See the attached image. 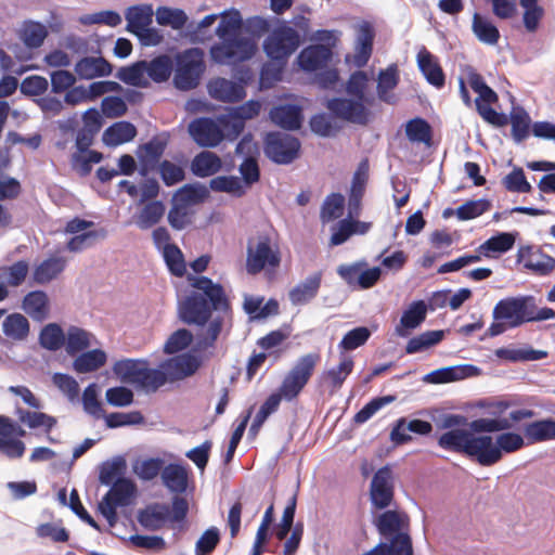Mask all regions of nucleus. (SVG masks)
Returning a JSON list of instances; mask_svg holds the SVG:
<instances>
[{
	"instance_id": "nucleus-56",
	"label": "nucleus",
	"mask_w": 555,
	"mask_h": 555,
	"mask_svg": "<svg viewBox=\"0 0 555 555\" xmlns=\"http://www.w3.org/2000/svg\"><path fill=\"white\" fill-rule=\"evenodd\" d=\"M145 61H139L130 66L119 68L116 76L127 85L144 88L149 85L145 78Z\"/></svg>"
},
{
	"instance_id": "nucleus-23",
	"label": "nucleus",
	"mask_w": 555,
	"mask_h": 555,
	"mask_svg": "<svg viewBox=\"0 0 555 555\" xmlns=\"http://www.w3.org/2000/svg\"><path fill=\"white\" fill-rule=\"evenodd\" d=\"M416 61L426 80L434 87L441 89L444 86L446 78L437 59L425 47H422L417 52Z\"/></svg>"
},
{
	"instance_id": "nucleus-4",
	"label": "nucleus",
	"mask_w": 555,
	"mask_h": 555,
	"mask_svg": "<svg viewBox=\"0 0 555 555\" xmlns=\"http://www.w3.org/2000/svg\"><path fill=\"white\" fill-rule=\"evenodd\" d=\"M204 51L190 48L176 55L173 85L178 90L195 89L205 72Z\"/></svg>"
},
{
	"instance_id": "nucleus-52",
	"label": "nucleus",
	"mask_w": 555,
	"mask_h": 555,
	"mask_svg": "<svg viewBox=\"0 0 555 555\" xmlns=\"http://www.w3.org/2000/svg\"><path fill=\"white\" fill-rule=\"evenodd\" d=\"M65 334L59 324L49 323L40 332L39 344L49 351H57L65 345Z\"/></svg>"
},
{
	"instance_id": "nucleus-14",
	"label": "nucleus",
	"mask_w": 555,
	"mask_h": 555,
	"mask_svg": "<svg viewBox=\"0 0 555 555\" xmlns=\"http://www.w3.org/2000/svg\"><path fill=\"white\" fill-rule=\"evenodd\" d=\"M486 434L473 431L466 455L479 465L488 467L500 462V451L495 438Z\"/></svg>"
},
{
	"instance_id": "nucleus-45",
	"label": "nucleus",
	"mask_w": 555,
	"mask_h": 555,
	"mask_svg": "<svg viewBox=\"0 0 555 555\" xmlns=\"http://www.w3.org/2000/svg\"><path fill=\"white\" fill-rule=\"evenodd\" d=\"M354 362L348 353H339L338 365L331 367L323 373V376L328 379L333 388H340L346 378L351 374Z\"/></svg>"
},
{
	"instance_id": "nucleus-46",
	"label": "nucleus",
	"mask_w": 555,
	"mask_h": 555,
	"mask_svg": "<svg viewBox=\"0 0 555 555\" xmlns=\"http://www.w3.org/2000/svg\"><path fill=\"white\" fill-rule=\"evenodd\" d=\"M3 334L13 340H24L29 333V322L21 313L9 314L2 323Z\"/></svg>"
},
{
	"instance_id": "nucleus-60",
	"label": "nucleus",
	"mask_w": 555,
	"mask_h": 555,
	"mask_svg": "<svg viewBox=\"0 0 555 555\" xmlns=\"http://www.w3.org/2000/svg\"><path fill=\"white\" fill-rule=\"evenodd\" d=\"M370 337L371 332L365 326H359L347 332L338 344L339 353H347L363 346Z\"/></svg>"
},
{
	"instance_id": "nucleus-42",
	"label": "nucleus",
	"mask_w": 555,
	"mask_h": 555,
	"mask_svg": "<svg viewBox=\"0 0 555 555\" xmlns=\"http://www.w3.org/2000/svg\"><path fill=\"white\" fill-rule=\"evenodd\" d=\"M146 76L154 82L167 81L173 70V62L167 54H160L151 61H145Z\"/></svg>"
},
{
	"instance_id": "nucleus-29",
	"label": "nucleus",
	"mask_w": 555,
	"mask_h": 555,
	"mask_svg": "<svg viewBox=\"0 0 555 555\" xmlns=\"http://www.w3.org/2000/svg\"><path fill=\"white\" fill-rule=\"evenodd\" d=\"M478 369L472 364L447 366L435 370L424 376V382L443 384L473 376Z\"/></svg>"
},
{
	"instance_id": "nucleus-13",
	"label": "nucleus",
	"mask_w": 555,
	"mask_h": 555,
	"mask_svg": "<svg viewBox=\"0 0 555 555\" xmlns=\"http://www.w3.org/2000/svg\"><path fill=\"white\" fill-rule=\"evenodd\" d=\"M326 108L339 119L357 125L369 122L370 112L364 101L354 98H333L327 101Z\"/></svg>"
},
{
	"instance_id": "nucleus-31",
	"label": "nucleus",
	"mask_w": 555,
	"mask_h": 555,
	"mask_svg": "<svg viewBox=\"0 0 555 555\" xmlns=\"http://www.w3.org/2000/svg\"><path fill=\"white\" fill-rule=\"evenodd\" d=\"M73 361V370L77 374L92 373L106 364L107 354L104 350L95 348L86 350L77 356Z\"/></svg>"
},
{
	"instance_id": "nucleus-43",
	"label": "nucleus",
	"mask_w": 555,
	"mask_h": 555,
	"mask_svg": "<svg viewBox=\"0 0 555 555\" xmlns=\"http://www.w3.org/2000/svg\"><path fill=\"white\" fill-rule=\"evenodd\" d=\"M515 244V235L508 232H502L491 236L482 243L478 250L480 254L491 257L501 255L513 248Z\"/></svg>"
},
{
	"instance_id": "nucleus-47",
	"label": "nucleus",
	"mask_w": 555,
	"mask_h": 555,
	"mask_svg": "<svg viewBox=\"0 0 555 555\" xmlns=\"http://www.w3.org/2000/svg\"><path fill=\"white\" fill-rule=\"evenodd\" d=\"M472 29L478 40L486 44H496L500 39L496 26L478 13L473 16Z\"/></svg>"
},
{
	"instance_id": "nucleus-12",
	"label": "nucleus",
	"mask_w": 555,
	"mask_h": 555,
	"mask_svg": "<svg viewBox=\"0 0 555 555\" xmlns=\"http://www.w3.org/2000/svg\"><path fill=\"white\" fill-rule=\"evenodd\" d=\"M25 430L13 420L0 415V453L10 460L21 459L25 443L16 437H24Z\"/></svg>"
},
{
	"instance_id": "nucleus-53",
	"label": "nucleus",
	"mask_w": 555,
	"mask_h": 555,
	"mask_svg": "<svg viewBox=\"0 0 555 555\" xmlns=\"http://www.w3.org/2000/svg\"><path fill=\"white\" fill-rule=\"evenodd\" d=\"M404 518L405 515L397 511H386L377 517L375 525L378 532L387 538L400 533Z\"/></svg>"
},
{
	"instance_id": "nucleus-28",
	"label": "nucleus",
	"mask_w": 555,
	"mask_h": 555,
	"mask_svg": "<svg viewBox=\"0 0 555 555\" xmlns=\"http://www.w3.org/2000/svg\"><path fill=\"white\" fill-rule=\"evenodd\" d=\"M271 121L286 130H297L302 124L301 108L298 105L283 104L270 111Z\"/></svg>"
},
{
	"instance_id": "nucleus-3",
	"label": "nucleus",
	"mask_w": 555,
	"mask_h": 555,
	"mask_svg": "<svg viewBox=\"0 0 555 555\" xmlns=\"http://www.w3.org/2000/svg\"><path fill=\"white\" fill-rule=\"evenodd\" d=\"M113 371L122 380L134 384L146 392H154L168 382L162 364L159 369H149L146 362L125 359L117 361Z\"/></svg>"
},
{
	"instance_id": "nucleus-38",
	"label": "nucleus",
	"mask_w": 555,
	"mask_h": 555,
	"mask_svg": "<svg viewBox=\"0 0 555 555\" xmlns=\"http://www.w3.org/2000/svg\"><path fill=\"white\" fill-rule=\"evenodd\" d=\"M524 435L528 444L555 439V420L544 418L524 426Z\"/></svg>"
},
{
	"instance_id": "nucleus-54",
	"label": "nucleus",
	"mask_w": 555,
	"mask_h": 555,
	"mask_svg": "<svg viewBox=\"0 0 555 555\" xmlns=\"http://www.w3.org/2000/svg\"><path fill=\"white\" fill-rule=\"evenodd\" d=\"M209 195L208 189L201 184H186L182 186L173 196L175 201L191 207L196 204L203 203Z\"/></svg>"
},
{
	"instance_id": "nucleus-37",
	"label": "nucleus",
	"mask_w": 555,
	"mask_h": 555,
	"mask_svg": "<svg viewBox=\"0 0 555 555\" xmlns=\"http://www.w3.org/2000/svg\"><path fill=\"white\" fill-rule=\"evenodd\" d=\"M23 310L35 321H43L49 314V298L43 291L29 292L23 299Z\"/></svg>"
},
{
	"instance_id": "nucleus-49",
	"label": "nucleus",
	"mask_w": 555,
	"mask_h": 555,
	"mask_svg": "<svg viewBox=\"0 0 555 555\" xmlns=\"http://www.w3.org/2000/svg\"><path fill=\"white\" fill-rule=\"evenodd\" d=\"M512 125V137L516 143L522 142L528 135L530 130V116L521 106H515L509 114Z\"/></svg>"
},
{
	"instance_id": "nucleus-55",
	"label": "nucleus",
	"mask_w": 555,
	"mask_h": 555,
	"mask_svg": "<svg viewBox=\"0 0 555 555\" xmlns=\"http://www.w3.org/2000/svg\"><path fill=\"white\" fill-rule=\"evenodd\" d=\"M444 336L443 331H427L415 337H412L406 346L405 352L408 354H414L422 352L437 344H439Z\"/></svg>"
},
{
	"instance_id": "nucleus-51",
	"label": "nucleus",
	"mask_w": 555,
	"mask_h": 555,
	"mask_svg": "<svg viewBox=\"0 0 555 555\" xmlns=\"http://www.w3.org/2000/svg\"><path fill=\"white\" fill-rule=\"evenodd\" d=\"M498 433L494 438L496 448L500 451V461L503 459L504 454L515 453L526 446L525 435L522 436L509 429Z\"/></svg>"
},
{
	"instance_id": "nucleus-33",
	"label": "nucleus",
	"mask_w": 555,
	"mask_h": 555,
	"mask_svg": "<svg viewBox=\"0 0 555 555\" xmlns=\"http://www.w3.org/2000/svg\"><path fill=\"white\" fill-rule=\"evenodd\" d=\"M472 435L473 430L463 428L448 430L438 438V446L446 451L466 455Z\"/></svg>"
},
{
	"instance_id": "nucleus-63",
	"label": "nucleus",
	"mask_w": 555,
	"mask_h": 555,
	"mask_svg": "<svg viewBox=\"0 0 555 555\" xmlns=\"http://www.w3.org/2000/svg\"><path fill=\"white\" fill-rule=\"evenodd\" d=\"M126 468V461L121 456L114 457L112 461H106L100 466L99 480L104 486H111L115 479L124 473Z\"/></svg>"
},
{
	"instance_id": "nucleus-6",
	"label": "nucleus",
	"mask_w": 555,
	"mask_h": 555,
	"mask_svg": "<svg viewBox=\"0 0 555 555\" xmlns=\"http://www.w3.org/2000/svg\"><path fill=\"white\" fill-rule=\"evenodd\" d=\"M300 46V34L291 26L274 28L263 41V50L269 59L285 64Z\"/></svg>"
},
{
	"instance_id": "nucleus-10",
	"label": "nucleus",
	"mask_w": 555,
	"mask_h": 555,
	"mask_svg": "<svg viewBox=\"0 0 555 555\" xmlns=\"http://www.w3.org/2000/svg\"><path fill=\"white\" fill-rule=\"evenodd\" d=\"M263 150L273 163L287 165L298 157L300 141L288 133L270 132L264 139Z\"/></svg>"
},
{
	"instance_id": "nucleus-39",
	"label": "nucleus",
	"mask_w": 555,
	"mask_h": 555,
	"mask_svg": "<svg viewBox=\"0 0 555 555\" xmlns=\"http://www.w3.org/2000/svg\"><path fill=\"white\" fill-rule=\"evenodd\" d=\"M66 260L62 257H51L40 262L33 272L35 283L44 285L56 279L65 269Z\"/></svg>"
},
{
	"instance_id": "nucleus-22",
	"label": "nucleus",
	"mask_w": 555,
	"mask_h": 555,
	"mask_svg": "<svg viewBox=\"0 0 555 555\" xmlns=\"http://www.w3.org/2000/svg\"><path fill=\"white\" fill-rule=\"evenodd\" d=\"M322 275V272L318 271L298 283L288 293L289 301L294 306H301L310 302L319 293Z\"/></svg>"
},
{
	"instance_id": "nucleus-48",
	"label": "nucleus",
	"mask_w": 555,
	"mask_h": 555,
	"mask_svg": "<svg viewBox=\"0 0 555 555\" xmlns=\"http://www.w3.org/2000/svg\"><path fill=\"white\" fill-rule=\"evenodd\" d=\"M165 205L159 202H150L140 210L134 218V223L141 230H147L159 222L165 214Z\"/></svg>"
},
{
	"instance_id": "nucleus-11",
	"label": "nucleus",
	"mask_w": 555,
	"mask_h": 555,
	"mask_svg": "<svg viewBox=\"0 0 555 555\" xmlns=\"http://www.w3.org/2000/svg\"><path fill=\"white\" fill-rule=\"evenodd\" d=\"M395 495L392 469L386 465L377 469L370 485V501L375 509H385L391 505Z\"/></svg>"
},
{
	"instance_id": "nucleus-24",
	"label": "nucleus",
	"mask_w": 555,
	"mask_h": 555,
	"mask_svg": "<svg viewBox=\"0 0 555 555\" xmlns=\"http://www.w3.org/2000/svg\"><path fill=\"white\" fill-rule=\"evenodd\" d=\"M332 59V50L317 44L305 48L298 55V63L306 72H314L326 67Z\"/></svg>"
},
{
	"instance_id": "nucleus-19",
	"label": "nucleus",
	"mask_w": 555,
	"mask_h": 555,
	"mask_svg": "<svg viewBox=\"0 0 555 555\" xmlns=\"http://www.w3.org/2000/svg\"><path fill=\"white\" fill-rule=\"evenodd\" d=\"M168 145V135L160 133L153 137L149 142L138 147L137 156L141 164V172L146 173L159 162Z\"/></svg>"
},
{
	"instance_id": "nucleus-41",
	"label": "nucleus",
	"mask_w": 555,
	"mask_h": 555,
	"mask_svg": "<svg viewBox=\"0 0 555 555\" xmlns=\"http://www.w3.org/2000/svg\"><path fill=\"white\" fill-rule=\"evenodd\" d=\"M496 358L506 360L509 362H528L538 361L547 357V352L544 350H535L531 347L513 348L503 347L495 350Z\"/></svg>"
},
{
	"instance_id": "nucleus-16",
	"label": "nucleus",
	"mask_w": 555,
	"mask_h": 555,
	"mask_svg": "<svg viewBox=\"0 0 555 555\" xmlns=\"http://www.w3.org/2000/svg\"><path fill=\"white\" fill-rule=\"evenodd\" d=\"M189 132L195 143L203 147H215L219 145L224 132L220 122L208 117H199L189 125Z\"/></svg>"
},
{
	"instance_id": "nucleus-26",
	"label": "nucleus",
	"mask_w": 555,
	"mask_h": 555,
	"mask_svg": "<svg viewBox=\"0 0 555 555\" xmlns=\"http://www.w3.org/2000/svg\"><path fill=\"white\" fill-rule=\"evenodd\" d=\"M170 518V508L167 504L154 503L140 509L138 513L139 524L151 531L162 529Z\"/></svg>"
},
{
	"instance_id": "nucleus-62",
	"label": "nucleus",
	"mask_w": 555,
	"mask_h": 555,
	"mask_svg": "<svg viewBox=\"0 0 555 555\" xmlns=\"http://www.w3.org/2000/svg\"><path fill=\"white\" fill-rule=\"evenodd\" d=\"M359 222L350 221L348 219L340 220L336 225L333 227V233L331 236V245L338 246L344 244L352 234L364 233L366 231L365 224H362V229L358 230Z\"/></svg>"
},
{
	"instance_id": "nucleus-1",
	"label": "nucleus",
	"mask_w": 555,
	"mask_h": 555,
	"mask_svg": "<svg viewBox=\"0 0 555 555\" xmlns=\"http://www.w3.org/2000/svg\"><path fill=\"white\" fill-rule=\"evenodd\" d=\"M192 291L179 301V317L186 324L205 325L212 310H225L228 301L223 287L207 276L189 275Z\"/></svg>"
},
{
	"instance_id": "nucleus-50",
	"label": "nucleus",
	"mask_w": 555,
	"mask_h": 555,
	"mask_svg": "<svg viewBox=\"0 0 555 555\" xmlns=\"http://www.w3.org/2000/svg\"><path fill=\"white\" fill-rule=\"evenodd\" d=\"M220 23L216 28V36L222 40L232 36L240 35L242 27V16L237 10L224 11L219 14Z\"/></svg>"
},
{
	"instance_id": "nucleus-7",
	"label": "nucleus",
	"mask_w": 555,
	"mask_h": 555,
	"mask_svg": "<svg viewBox=\"0 0 555 555\" xmlns=\"http://www.w3.org/2000/svg\"><path fill=\"white\" fill-rule=\"evenodd\" d=\"M319 360L320 356L318 353H308L297 360L279 388L278 392L283 399L292 401L300 393L309 382Z\"/></svg>"
},
{
	"instance_id": "nucleus-18",
	"label": "nucleus",
	"mask_w": 555,
	"mask_h": 555,
	"mask_svg": "<svg viewBox=\"0 0 555 555\" xmlns=\"http://www.w3.org/2000/svg\"><path fill=\"white\" fill-rule=\"evenodd\" d=\"M201 366L199 359L191 353L170 358L162 363L167 380L176 382L193 375Z\"/></svg>"
},
{
	"instance_id": "nucleus-9",
	"label": "nucleus",
	"mask_w": 555,
	"mask_h": 555,
	"mask_svg": "<svg viewBox=\"0 0 555 555\" xmlns=\"http://www.w3.org/2000/svg\"><path fill=\"white\" fill-rule=\"evenodd\" d=\"M281 263L279 246L272 240L262 235L254 245L247 247L246 271L256 275L266 268H278Z\"/></svg>"
},
{
	"instance_id": "nucleus-35",
	"label": "nucleus",
	"mask_w": 555,
	"mask_h": 555,
	"mask_svg": "<svg viewBox=\"0 0 555 555\" xmlns=\"http://www.w3.org/2000/svg\"><path fill=\"white\" fill-rule=\"evenodd\" d=\"M127 30L131 34H140L153 21V8L151 4L129 7L125 13Z\"/></svg>"
},
{
	"instance_id": "nucleus-17",
	"label": "nucleus",
	"mask_w": 555,
	"mask_h": 555,
	"mask_svg": "<svg viewBox=\"0 0 555 555\" xmlns=\"http://www.w3.org/2000/svg\"><path fill=\"white\" fill-rule=\"evenodd\" d=\"M518 262L537 275L546 276L555 269V258L544 254L541 248L521 246L517 254Z\"/></svg>"
},
{
	"instance_id": "nucleus-15",
	"label": "nucleus",
	"mask_w": 555,
	"mask_h": 555,
	"mask_svg": "<svg viewBox=\"0 0 555 555\" xmlns=\"http://www.w3.org/2000/svg\"><path fill=\"white\" fill-rule=\"evenodd\" d=\"M535 412L531 409H517L513 410L508 414V418H477L469 423V427L475 433H498L508 430L513 427V424L519 423L524 420L533 418Z\"/></svg>"
},
{
	"instance_id": "nucleus-40",
	"label": "nucleus",
	"mask_w": 555,
	"mask_h": 555,
	"mask_svg": "<svg viewBox=\"0 0 555 555\" xmlns=\"http://www.w3.org/2000/svg\"><path fill=\"white\" fill-rule=\"evenodd\" d=\"M398 82L399 76L396 65H390L386 69L380 70L377 82L378 99L387 104H395L397 98L395 94H391L390 91L397 87Z\"/></svg>"
},
{
	"instance_id": "nucleus-30",
	"label": "nucleus",
	"mask_w": 555,
	"mask_h": 555,
	"mask_svg": "<svg viewBox=\"0 0 555 555\" xmlns=\"http://www.w3.org/2000/svg\"><path fill=\"white\" fill-rule=\"evenodd\" d=\"M75 73L87 80L105 77L112 73V65L102 56H86L76 63Z\"/></svg>"
},
{
	"instance_id": "nucleus-44",
	"label": "nucleus",
	"mask_w": 555,
	"mask_h": 555,
	"mask_svg": "<svg viewBox=\"0 0 555 555\" xmlns=\"http://www.w3.org/2000/svg\"><path fill=\"white\" fill-rule=\"evenodd\" d=\"M16 414L18 421L30 429L42 427L46 433H50L56 425V418L43 412L28 411L25 409H17Z\"/></svg>"
},
{
	"instance_id": "nucleus-58",
	"label": "nucleus",
	"mask_w": 555,
	"mask_h": 555,
	"mask_svg": "<svg viewBox=\"0 0 555 555\" xmlns=\"http://www.w3.org/2000/svg\"><path fill=\"white\" fill-rule=\"evenodd\" d=\"M156 22L162 26H170L172 29H181L188 22V15L181 9L159 7L156 10Z\"/></svg>"
},
{
	"instance_id": "nucleus-57",
	"label": "nucleus",
	"mask_w": 555,
	"mask_h": 555,
	"mask_svg": "<svg viewBox=\"0 0 555 555\" xmlns=\"http://www.w3.org/2000/svg\"><path fill=\"white\" fill-rule=\"evenodd\" d=\"M209 188L214 192H224L236 197L245 194V186L238 177L218 176L209 181Z\"/></svg>"
},
{
	"instance_id": "nucleus-8",
	"label": "nucleus",
	"mask_w": 555,
	"mask_h": 555,
	"mask_svg": "<svg viewBox=\"0 0 555 555\" xmlns=\"http://www.w3.org/2000/svg\"><path fill=\"white\" fill-rule=\"evenodd\" d=\"M135 485L127 478H117L111 489L99 503V511L109 526L117 522V507H125L132 503L135 495Z\"/></svg>"
},
{
	"instance_id": "nucleus-61",
	"label": "nucleus",
	"mask_w": 555,
	"mask_h": 555,
	"mask_svg": "<svg viewBox=\"0 0 555 555\" xmlns=\"http://www.w3.org/2000/svg\"><path fill=\"white\" fill-rule=\"evenodd\" d=\"M405 134L411 142L428 144L431 140V128L425 119L416 117L406 122Z\"/></svg>"
},
{
	"instance_id": "nucleus-21",
	"label": "nucleus",
	"mask_w": 555,
	"mask_h": 555,
	"mask_svg": "<svg viewBox=\"0 0 555 555\" xmlns=\"http://www.w3.org/2000/svg\"><path fill=\"white\" fill-rule=\"evenodd\" d=\"M427 305L423 300H415L402 312L400 323L395 333L399 337H408L412 330L417 328L426 319Z\"/></svg>"
},
{
	"instance_id": "nucleus-27",
	"label": "nucleus",
	"mask_w": 555,
	"mask_h": 555,
	"mask_svg": "<svg viewBox=\"0 0 555 555\" xmlns=\"http://www.w3.org/2000/svg\"><path fill=\"white\" fill-rule=\"evenodd\" d=\"M374 29L367 22L359 25L356 37V53L353 55V63L357 67H363L369 62L374 40Z\"/></svg>"
},
{
	"instance_id": "nucleus-5",
	"label": "nucleus",
	"mask_w": 555,
	"mask_h": 555,
	"mask_svg": "<svg viewBox=\"0 0 555 555\" xmlns=\"http://www.w3.org/2000/svg\"><path fill=\"white\" fill-rule=\"evenodd\" d=\"M256 49L257 46L251 38L236 35L211 46L209 54L217 64L232 65L251 59Z\"/></svg>"
},
{
	"instance_id": "nucleus-64",
	"label": "nucleus",
	"mask_w": 555,
	"mask_h": 555,
	"mask_svg": "<svg viewBox=\"0 0 555 555\" xmlns=\"http://www.w3.org/2000/svg\"><path fill=\"white\" fill-rule=\"evenodd\" d=\"M345 197L339 193H332L323 202L320 218L323 223L333 221L343 215Z\"/></svg>"
},
{
	"instance_id": "nucleus-20",
	"label": "nucleus",
	"mask_w": 555,
	"mask_h": 555,
	"mask_svg": "<svg viewBox=\"0 0 555 555\" xmlns=\"http://www.w3.org/2000/svg\"><path fill=\"white\" fill-rule=\"evenodd\" d=\"M209 95L220 102L236 103L246 96V91L241 82L225 78H216L208 82Z\"/></svg>"
},
{
	"instance_id": "nucleus-25",
	"label": "nucleus",
	"mask_w": 555,
	"mask_h": 555,
	"mask_svg": "<svg viewBox=\"0 0 555 555\" xmlns=\"http://www.w3.org/2000/svg\"><path fill=\"white\" fill-rule=\"evenodd\" d=\"M96 344V337L85 328L70 325L66 331L64 346L66 353L70 357H75Z\"/></svg>"
},
{
	"instance_id": "nucleus-36",
	"label": "nucleus",
	"mask_w": 555,
	"mask_h": 555,
	"mask_svg": "<svg viewBox=\"0 0 555 555\" xmlns=\"http://www.w3.org/2000/svg\"><path fill=\"white\" fill-rule=\"evenodd\" d=\"M137 135V128L129 121H117L105 129L102 140L106 146L115 147L130 142Z\"/></svg>"
},
{
	"instance_id": "nucleus-59",
	"label": "nucleus",
	"mask_w": 555,
	"mask_h": 555,
	"mask_svg": "<svg viewBox=\"0 0 555 555\" xmlns=\"http://www.w3.org/2000/svg\"><path fill=\"white\" fill-rule=\"evenodd\" d=\"M47 36V28L38 22H26L21 29V39L28 48H39Z\"/></svg>"
},
{
	"instance_id": "nucleus-32",
	"label": "nucleus",
	"mask_w": 555,
	"mask_h": 555,
	"mask_svg": "<svg viewBox=\"0 0 555 555\" xmlns=\"http://www.w3.org/2000/svg\"><path fill=\"white\" fill-rule=\"evenodd\" d=\"M188 470L180 464L170 463L162 470L163 485L172 493H184L188 488Z\"/></svg>"
},
{
	"instance_id": "nucleus-34",
	"label": "nucleus",
	"mask_w": 555,
	"mask_h": 555,
	"mask_svg": "<svg viewBox=\"0 0 555 555\" xmlns=\"http://www.w3.org/2000/svg\"><path fill=\"white\" fill-rule=\"evenodd\" d=\"M221 168V158L210 151H203L198 153L191 162L192 173L199 178L211 177L219 172Z\"/></svg>"
},
{
	"instance_id": "nucleus-2",
	"label": "nucleus",
	"mask_w": 555,
	"mask_h": 555,
	"mask_svg": "<svg viewBox=\"0 0 555 555\" xmlns=\"http://www.w3.org/2000/svg\"><path fill=\"white\" fill-rule=\"evenodd\" d=\"M492 317L495 321H504L509 328H516L525 323L554 319L555 310L550 307L539 308L533 296L520 295L499 300Z\"/></svg>"
}]
</instances>
